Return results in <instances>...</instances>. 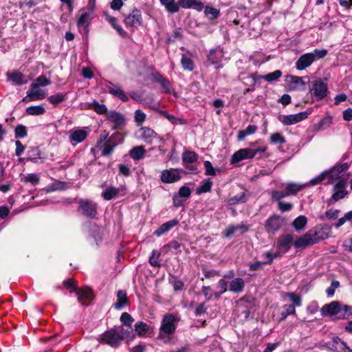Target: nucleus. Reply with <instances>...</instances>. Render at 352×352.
I'll return each instance as SVG.
<instances>
[{
	"instance_id": "20e7f679",
	"label": "nucleus",
	"mask_w": 352,
	"mask_h": 352,
	"mask_svg": "<svg viewBox=\"0 0 352 352\" xmlns=\"http://www.w3.org/2000/svg\"><path fill=\"white\" fill-rule=\"evenodd\" d=\"M267 147L258 148H241L234 153L232 157V163H237L245 159H252L254 157L260 158L265 152Z\"/></svg>"
},
{
	"instance_id": "9d476101",
	"label": "nucleus",
	"mask_w": 352,
	"mask_h": 352,
	"mask_svg": "<svg viewBox=\"0 0 352 352\" xmlns=\"http://www.w3.org/2000/svg\"><path fill=\"white\" fill-rule=\"evenodd\" d=\"M108 121L113 124V129H122L126 124L124 115L116 111H110L107 113Z\"/></svg>"
},
{
	"instance_id": "864d4df0",
	"label": "nucleus",
	"mask_w": 352,
	"mask_h": 352,
	"mask_svg": "<svg viewBox=\"0 0 352 352\" xmlns=\"http://www.w3.org/2000/svg\"><path fill=\"white\" fill-rule=\"evenodd\" d=\"M93 107H94V111L98 113V114H104L105 113H108L107 112V108L106 107V106L103 104H100L98 103L97 101H94L93 103Z\"/></svg>"
},
{
	"instance_id": "69168bd1",
	"label": "nucleus",
	"mask_w": 352,
	"mask_h": 352,
	"mask_svg": "<svg viewBox=\"0 0 352 352\" xmlns=\"http://www.w3.org/2000/svg\"><path fill=\"white\" fill-rule=\"evenodd\" d=\"M340 214V210L337 209H329L325 212V216L329 219H336Z\"/></svg>"
},
{
	"instance_id": "2f4dec72",
	"label": "nucleus",
	"mask_w": 352,
	"mask_h": 352,
	"mask_svg": "<svg viewBox=\"0 0 352 352\" xmlns=\"http://www.w3.org/2000/svg\"><path fill=\"white\" fill-rule=\"evenodd\" d=\"M212 186V182L210 178L204 179L197 188V194H202L210 192Z\"/></svg>"
},
{
	"instance_id": "3c124183",
	"label": "nucleus",
	"mask_w": 352,
	"mask_h": 352,
	"mask_svg": "<svg viewBox=\"0 0 352 352\" xmlns=\"http://www.w3.org/2000/svg\"><path fill=\"white\" fill-rule=\"evenodd\" d=\"M38 155V150L36 148H31L30 150L28 153V160L37 163L38 160L41 159Z\"/></svg>"
},
{
	"instance_id": "1a4fd4ad",
	"label": "nucleus",
	"mask_w": 352,
	"mask_h": 352,
	"mask_svg": "<svg viewBox=\"0 0 352 352\" xmlns=\"http://www.w3.org/2000/svg\"><path fill=\"white\" fill-rule=\"evenodd\" d=\"M182 172V170L175 168L164 170L161 173V181L166 184L175 183L181 179Z\"/></svg>"
},
{
	"instance_id": "4d7b16f0",
	"label": "nucleus",
	"mask_w": 352,
	"mask_h": 352,
	"mask_svg": "<svg viewBox=\"0 0 352 352\" xmlns=\"http://www.w3.org/2000/svg\"><path fill=\"white\" fill-rule=\"evenodd\" d=\"M33 84H36L39 87H45L51 84L50 79L47 78L45 76H40L36 80Z\"/></svg>"
},
{
	"instance_id": "f3484780",
	"label": "nucleus",
	"mask_w": 352,
	"mask_h": 352,
	"mask_svg": "<svg viewBox=\"0 0 352 352\" xmlns=\"http://www.w3.org/2000/svg\"><path fill=\"white\" fill-rule=\"evenodd\" d=\"M88 135V133L84 129L71 130L69 131V142L76 146L77 144L83 142Z\"/></svg>"
},
{
	"instance_id": "58836bf2",
	"label": "nucleus",
	"mask_w": 352,
	"mask_h": 352,
	"mask_svg": "<svg viewBox=\"0 0 352 352\" xmlns=\"http://www.w3.org/2000/svg\"><path fill=\"white\" fill-rule=\"evenodd\" d=\"M134 330L139 336H144L148 331V326L144 322L140 321L135 324Z\"/></svg>"
},
{
	"instance_id": "f03ea898",
	"label": "nucleus",
	"mask_w": 352,
	"mask_h": 352,
	"mask_svg": "<svg viewBox=\"0 0 352 352\" xmlns=\"http://www.w3.org/2000/svg\"><path fill=\"white\" fill-rule=\"evenodd\" d=\"M327 54L326 50H315L313 52L305 54L297 60L296 67L298 70H303L317 59L324 57Z\"/></svg>"
},
{
	"instance_id": "7c9ffc66",
	"label": "nucleus",
	"mask_w": 352,
	"mask_h": 352,
	"mask_svg": "<svg viewBox=\"0 0 352 352\" xmlns=\"http://www.w3.org/2000/svg\"><path fill=\"white\" fill-rule=\"evenodd\" d=\"M120 189L113 186L107 187L102 193V197L104 200H111L116 198L120 193Z\"/></svg>"
},
{
	"instance_id": "ea45409f",
	"label": "nucleus",
	"mask_w": 352,
	"mask_h": 352,
	"mask_svg": "<svg viewBox=\"0 0 352 352\" xmlns=\"http://www.w3.org/2000/svg\"><path fill=\"white\" fill-rule=\"evenodd\" d=\"M296 307L292 305H285L283 307V311L280 314V320H285L289 315L296 314Z\"/></svg>"
},
{
	"instance_id": "a211bd4d",
	"label": "nucleus",
	"mask_w": 352,
	"mask_h": 352,
	"mask_svg": "<svg viewBox=\"0 0 352 352\" xmlns=\"http://www.w3.org/2000/svg\"><path fill=\"white\" fill-rule=\"evenodd\" d=\"M93 12L88 11L85 9H82L80 11V16L77 21V25L78 28H84L85 30L87 32V28L89 23L91 21V15Z\"/></svg>"
},
{
	"instance_id": "a18cd8bd",
	"label": "nucleus",
	"mask_w": 352,
	"mask_h": 352,
	"mask_svg": "<svg viewBox=\"0 0 352 352\" xmlns=\"http://www.w3.org/2000/svg\"><path fill=\"white\" fill-rule=\"evenodd\" d=\"M47 100L52 104H58L65 100V95L58 93L48 97Z\"/></svg>"
},
{
	"instance_id": "0e129e2a",
	"label": "nucleus",
	"mask_w": 352,
	"mask_h": 352,
	"mask_svg": "<svg viewBox=\"0 0 352 352\" xmlns=\"http://www.w3.org/2000/svg\"><path fill=\"white\" fill-rule=\"evenodd\" d=\"M170 283L173 285L175 291H182L184 289V283L182 280H178L175 278H173L170 280Z\"/></svg>"
},
{
	"instance_id": "0eeeda50",
	"label": "nucleus",
	"mask_w": 352,
	"mask_h": 352,
	"mask_svg": "<svg viewBox=\"0 0 352 352\" xmlns=\"http://www.w3.org/2000/svg\"><path fill=\"white\" fill-rule=\"evenodd\" d=\"M78 212L88 218H94L97 214V204L91 200L80 199Z\"/></svg>"
},
{
	"instance_id": "09e8293b",
	"label": "nucleus",
	"mask_w": 352,
	"mask_h": 352,
	"mask_svg": "<svg viewBox=\"0 0 352 352\" xmlns=\"http://www.w3.org/2000/svg\"><path fill=\"white\" fill-rule=\"evenodd\" d=\"M287 297L289 298V300L292 302V305L294 307H300L302 304V298L299 295L296 294L294 292L287 293L286 294Z\"/></svg>"
},
{
	"instance_id": "ddd939ff",
	"label": "nucleus",
	"mask_w": 352,
	"mask_h": 352,
	"mask_svg": "<svg viewBox=\"0 0 352 352\" xmlns=\"http://www.w3.org/2000/svg\"><path fill=\"white\" fill-rule=\"evenodd\" d=\"M119 136L118 133H114L111 136H110L104 142L102 143V150L101 155L102 156H109L110 155L115 147L122 142L121 140L120 142H117L116 138Z\"/></svg>"
},
{
	"instance_id": "6ab92c4d",
	"label": "nucleus",
	"mask_w": 352,
	"mask_h": 352,
	"mask_svg": "<svg viewBox=\"0 0 352 352\" xmlns=\"http://www.w3.org/2000/svg\"><path fill=\"white\" fill-rule=\"evenodd\" d=\"M293 240V236L291 234L281 236L278 241V251L283 250L282 254L287 252L291 248Z\"/></svg>"
},
{
	"instance_id": "052dcab7",
	"label": "nucleus",
	"mask_w": 352,
	"mask_h": 352,
	"mask_svg": "<svg viewBox=\"0 0 352 352\" xmlns=\"http://www.w3.org/2000/svg\"><path fill=\"white\" fill-rule=\"evenodd\" d=\"M178 195L179 197L186 199L190 197L191 195V190L187 186H182L179 190Z\"/></svg>"
},
{
	"instance_id": "393cba45",
	"label": "nucleus",
	"mask_w": 352,
	"mask_h": 352,
	"mask_svg": "<svg viewBox=\"0 0 352 352\" xmlns=\"http://www.w3.org/2000/svg\"><path fill=\"white\" fill-rule=\"evenodd\" d=\"M308 184H300L297 183L290 182L285 185V190L286 195L291 196L296 195L299 191L307 186Z\"/></svg>"
},
{
	"instance_id": "6e6d98bb",
	"label": "nucleus",
	"mask_w": 352,
	"mask_h": 352,
	"mask_svg": "<svg viewBox=\"0 0 352 352\" xmlns=\"http://www.w3.org/2000/svg\"><path fill=\"white\" fill-rule=\"evenodd\" d=\"M120 321L125 325L131 327L133 322V318L127 312H124L120 316Z\"/></svg>"
},
{
	"instance_id": "412c9836",
	"label": "nucleus",
	"mask_w": 352,
	"mask_h": 352,
	"mask_svg": "<svg viewBox=\"0 0 352 352\" xmlns=\"http://www.w3.org/2000/svg\"><path fill=\"white\" fill-rule=\"evenodd\" d=\"M179 223V221L176 219H172L170 221H168L167 222L164 223L162 224L154 232V234L157 236H160L164 233L168 232L170 230H171L173 227L177 226Z\"/></svg>"
},
{
	"instance_id": "338daca9",
	"label": "nucleus",
	"mask_w": 352,
	"mask_h": 352,
	"mask_svg": "<svg viewBox=\"0 0 352 352\" xmlns=\"http://www.w3.org/2000/svg\"><path fill=\"white\" fill-rule=\"evenodd\" d=\"M340 286V283L337 280H333L331 282V284L329 287H328L326 290V292L328 296H333L335 293L336 289H337Z\"/></svg>"
},
{
	"instance_id": "9b49d317",
	"label": "nucleus",
	"mask_w": 352,
	"mask_h": 352,
	"mask_svg": "<svg viewBox=\"0 0 352 352\" xmlns=\"http://www.w3.org/2000/svg\"><path fill=\"white\" fill-rule=\"evenodd\" d=\"M284 219L278 215H273L267 219L265 228L266 231L270 234L276 233L283 225Z\"/></svg>"
},
{
	"instance_id": "39448f33",
	"label": "nucleus",
	"mask_w": 352,
	"mask_h": 352,
	"mask_svg": "<svg viewBox=\"0 0 352 352\" xmlns=\"http://www.w3.org/2000/svg\"><path fill=\"white\" fill-rule=\"evenodd\" d=\"M124 340L122 331H118L115 328L106 331L102 335L101 343L107 344L113 347H117Z\"/></svg>"
},
{
	"instance_id": "a878e982",
	"label": "nucleus",
	"mask_w": 352,
	"mask_h": 352,
	"mask_svg": "<svg viewBox=\"0 0 352 352\" xmlns=\"http://www.w3.org/2000/svg\"><path fill=\"white\" fill-rule=\"evenodd\" d=\"M78 300L82 305H88L86 300H89L92 297V291L90 288L85 287L76 292Z\"/></svg>"
},
{
	"instance_id": "603ef678",
	"label": "nucleus",
	"mask_w": 352,
	"mask_h": 352,
	"mask_svg": "<svg viewBox=\"0 0 352 352\" xmlns=\"http://www.w3.org/2000/svg\"><path fill=\"white\" fill-rule=\"evenodd\" d=\"M270 142L272 144H283L285 142V138L279 133H274L270 137Z\"/></svg>"
},
{
	"instance_id": "2eb2a0df",
	"label": "nucleus",
	"mask_w": 352,
	"mask_h": 352,
	"mask_svg": "<svg viewBox=\"0 0 352 352\" xmlns=\"http://www.w3.org/2000/svg\"><path fill=\"white\" fill-rule=\"evenodd\" d=\"M125 25L129 27H138L142 24V18L140 10L133 9L131 13L125 17L124 21Z\"/></svg>"
},
{
	"instance_id": "c756f323",
	"label": "nucleus",
	"mask_w": 352,
	"mask_h": 352,
	"mask_svg": "<svg viewBox=\"0 0 352 352\" xmlns=\"http://www.w3.org/2000/svg\"><path fill=\"white\" fill-rule=\"evenodd\" d=\"M104 16L105 19L111 24L113 28L121 36L125 37L126 36V32L122 28L120 25L117 23V20L114 16L109 15L108 13H104Z\"/></svg>"
},
{
	"instance_id": "dca6fc26",
	"label": "nucleus",
	"mask_w": 352,
	"mask_h": 352,
	"mask_svg": "<svg viewBox=\"0 0 352 352\" xmlns=\"http://www.w3.org/2000/svg\"><path fill=\"white\" fill-rule=\"evenodd\" d=\"M341 311V304L338 301H333L322 306L320 312L322 316H333Z\"/></svg>"
},
{
	"instance_id": "5fc2aeb1",
	"label": "nucleus",
	"mask_w": 352,
	"mask_h": 352,
	"mask_svg": "<svg viewBox=\"0 0 352 352\" xmlns=\"http://www.w3.org/2000/svg\"><path fill=\"white\" fill-rule=\"evenodd\" d=\"M281 75L282 72L280 70H276L267 74L263 77V78L268 82H272L278 80L281 76Z\"/></svg>"
},
{
	"instance_id": "f8f14e48",
	"label": "nucleus",
	"mask_w": 352,
	"mask_h": 352,
	"mask_svg": "<svg viewBox=\"0 0 352 352\" xmlns=\"http://www.w3.org/2000/svg\"><path fill=\"white\" fill-rule=\"evenodd\" d=\"M311 113V111L307 110L305 111L300 112L296 114H291L284 116L280 120V122L284 125H292L298 123L307 118L308 116Z\"/></svg>"
},
{
	"instance_id": "c9c22d12",
	"label": "nucleus",
	"mask_w": 352,
	"mask_h": 352,
	"mask_svg": "<svg viewBox=\"0 0 352 352\" xmlns=\"http://www.w3.org/2000/svg\"><path fill=\"white\" fill-rule=\"evenodd\" d=\"M25 112L30 116H41L45 113V109L43 104H40L26 108Z\"/></svg>"
},
{
	"instance_id": "5701e85b",
	"label": "nucleus",
	"mask_w": 352,
	"mask_h": 352,
	"mask_svg": "<svg viewBox=\"0 0 352 352\" xmlns=\"http://www.w3.org/2000/svg\"><path fill=\"white\" fill-rule=\"evenodd\" d=\"M140 138L146 143L151 144L157 137V133L148 127H141L140 129Z\"/></svg>"
},
{
	"instance_id": "aec40b11",
	"label": "nucleus",
	"mask_w": 352,
	"mask_h": 352,
	"mask_svg": "<svg viewBox=\"0 0 352 352\" xmlns=\"http://www.w3.org/2000/svg\"><path fill=\"white\" fill-rule=\"evenodd\" d=\"M116 297V301L113 304V307L116 309L120 310L128 305L129 300L125 290H118Z\"/></svg>"
},
{
	"instance_id": "423d86ee",
	"label": "nucleus",
	"mask_w": 352,
	"mask_h": 352,
	"mask_svg": "<svg viewBox=\"0 0 352 352\" xmlns=\"http://www.w3.org/2000/svg\"><path fill=\"white\" fill-rule=\"evenodd\" d=\"M347 182L344 179H339L333 187V194L331 197L327 200V204L330 206L331 204L343 199L348 194L346 190Z\"/></svg>"
},
{
	"instance_id": "c85d7f7f",
	"label": "nucleus",
	"mask_w": 352,
	"mask_h": 352,
	"mask_svg": "<svg viewBox=\"0 0 352 352\" xmlns=\"http://www.w3.org/2000/svg\"><path fill=\"white\" fill-rule=\"evenodd\" d=\"M160 1L168 12L175 13L179 10V1L177 3L175 0H160Z\"/></svg>"
},
{
	"instance_id": "b1692460",
	"label": "nucleus",
	"mask_w": 352,
	"mask_h": 352,
	"mask_svg": "<svg viewBox=\"0 0 352 352\" xmlns=\"http://www.w3.org/2000/svg\"><path fill=\"white\" fill-rule=\"evenodd\" d=\"M179 7L184 9L194 8L198 11L202 10L204 6L201 1L196 0H179Z\"/></svg>"
},
{
	"instance_id": "7ed1b4c3",
	"label": "nucleus",
	"mask_w": 352,
	"mask_h": 352,
	"mask_svg": "<svg viewBox=\"0 0 352 352\" xmlns=\"http://www.w3.org/2000/svg\"><path fill=\"white\" fill-rule=\"evenodd\" d=\"M327 237V236L323 235L322 230L318 231L309 230L294 242V246L296 248L306 247L324 240Z\"/></svg>"
},
{
	"instance_id": "e433bc0d",
	"label": "nucleus",
	"mask_w": 352,
	"mask_h": 352,
	"mask_svg": "<svg viewBox=\"0 0 352 352\" xmlns=\"http://www.w3.org/2000/svg\"><path fill=\"white\" fill-rule=\"evenodd\" d=\"M181 63H182L183 68L185 70H188V71L193 70L194 64L190 57V54L188 52L187 54L182 55Z\"/></svg>"
},
{
	"instance_id": "c03bdc74",
	"label": "nucleus",
	"mask_w": 352,
	"mask_h": 352,
	"mask_svg": "<svg viewBox=\"0 0 352 352\" xmlns=\"http://www.w3.org/2000/svg\"><path fill=\"white\" fill-rule=\"evenodd\" d=\"M28 135V131L25 126L19 124L14 129L15 138H23Z\"/></svg>"
},
{
	"instance_id": "a19ab883",
	"label": "nucleus",
	"mask_w": 352,
	"mask_h": 352,
	"mask_svg": "<svg viewBox=\"0 0 352 352\" xmlns=\"http://www.w3.org/2000/svg\"><path fill=\"white\" fill-rule=\"evenodd\" d=\"M307 223V219L305 216H299L292 223V226L296 230H302Z\"/></svg>"
},
{
	"instance_id": "79ce46f5",
	"label": "nucleus",
	"mask_w": 352,
	"mask_h": 352,
	"mask_svg": "<svg viewBox=\"0 0 352 352\" xmlns=\"http://www.w3.org/2000/svg\"><path fill=\"white\" fill-rule=\"evenodd\" d=\"M204 164L206 169V175L214 176L217 173L221 172V169L219 168H214L210 161H205Z\"/></svg>"
},
{
	"instance_id": "6e6552de",
	"label": "nucleus",
	"mask_w": 352,
	"mask_h": 352,
	"mask_svg": "<svg viewBox=\"0 0 352 352\" xmlns=\"http://www.w3.org/2000/svg\"><path fill=\"white\" fill-rule=\"evenodd\" d=\"M47 93L44 89L36 84H32L30 88L27 91V95L22 99L23 102H30L36 100L44 99Z\"/></svg>"
},
{
	"instance_id": "cd10ccee",
	"label": "nucleus",
	"mask_w": 352,
	"mask_h": 352,
	"mask_svg": "<svg viewBox=\"0 0 352 352\" xmlns=\"http://www.w3.org/2000/svg\"><path fill=\"white\" fill-rule=\"evenodd\" d=\"M107 89L109 93L120 98L123 102H126L129 100L128 96L119 86L113 85L111 83V85L107 87Z\"/></svg>"
},
{
	"instance_id": "de8ad7c7",
	"label": "nucleus",
	"mask_w": 352,
	"mask_h": 352,
	"mask_svg": "<svg viewBox=\"0 0 352 352\" xmlns=\"http://www.w3.org/2000/svg\"><path fill=\"white\" fill-rule=\"evenodd\" d=\"M282 255L281 252L277 251L274 253L267 252L263 254V256L266 259L265 261H263L265 264H271L273 260L277 257H279Z\"/></svg>"
},
{
	"instance_id": "4be33fe9",
	"label": "nucleus",
	"mask_w": 352,
	"mask_h": 352,
	"mask_svg": "<svg viewBox=\"0 0 352 352\" xmlns=\"http://www.w3.org/2000/svg\"><path fill=\"white\" fill-rule=\"evenodd\" d=\"M331 349L338 352H351L350 348L346 346L344 342L342 341L339 338L336 337L329 342Z\"/></svg>"
},
{
	"instance_id": "72a5a7b5",
	"label": "nucleus",
	"mask_w": 352,
	"mask_h": 352,
	"mask_svg": "<svg viewBox=\"0 0 352 352\" xmlns=\"http://www.w3.org/2000/svg\"><path fill=\"white\" fill-rule=\"evenodd\" d=\"M227 287L228 282L225 280V278L220 279L217 284V288L219 289V291L213 294L214 298L215 299H219L221 296L227 292Z\"/></svg>"
},
{
	"instance_id": "bb28decb",
	"label": "nucleus",
	"mask_w": 352,
	"mask_h": 352,
	"mask_svg": "<svg viewBox=\"0 0 352 352\" xmlns=\"http://www.w3.org/2000/svg\"><path fill=\"white\" fill-rule=\"evenodd\" d=\"M245 287V282L241 278H234L229 285V290L234 293H241Z\"/></svg>"
},
{
	"instance_id": "f704fd0d",
	"label": "nucleus",
	"mask_w": 352,
	"mask_h": 352,
	"mask_svg": "<svg viewBox=\"0 0 352 352\" xmlns=\"http://www.w3.org/2000/svg\"><path fill=\"white\" fill-rule=\"evenodd\" d=\"M8 78L16 85H22L27 83V81L24 80V76L18 72L8 74Z\"/></svg>"
},
{
	"instance_id": "13d9d810",
	"label": "nucleus",
	"mask_w": 352,
	"mask_h": 352,
	"mask_svg": "<svg viewBox=\"0 0 352 352\" xmlns=\"http://www.w3.org/2000/svg\"><path fill=\"white\" fill-rule=\"evenodd\" d=\"M160 255V252H157L156 250H153L152 254L149 258V263L151 265L155 267H158L160 265V263L158 261Z\"/></svg>"
},
{
	"instance_id": "f257e3e1",
	"label": "nucleus",
	"mask_w": 352,
	"mask_h": 352,
	"mask_svg": "<svg viewBox=\"0 0 352 352\" xmlns=\"http://www.w3.org/2000/svg\"><path fill=\"white\" fill-rule=\"evenodd\" d=\"M179 320V318L172 314L164 315L161 322L157 338L165 344L168 343L171 336L175 332L176 324Z\"/></svg>"
},
{
	"instance_id": "473e14b6",
	"label": "nucleus",
	"mask_w": 352,
	"mask_h": 352,
	"mask_svg": "<svg viewBox=\"0 0 352 352\" xmlns=\"http://www.w3.org/2000/svg\"><path fill=\"white\" fill-rule=\"evenodd\" d=\"M145 149L143 146H138L133 147L130 151L131 157L135 160H139L142 159L145 155Z\"/></svg>"
},
{
	"instance_id": "680f3d73",
	"label": "nucleus",
	"mask_w": 352,
	"mask_h": 352,
	"mask_svg": "<svg viewBox=\"0 0 352 352\" xmlns=\"http://www.w3.org/2000/svg\"><path fill=\"white\" fill-rule=\"evenodd\" d=\"M272 198L274 200L279 201L283 198H285L286 197H288L286 195V191L284 190H274L271 193Z\"/></svg>"
},
{
	"instance_id": "bf43d9fd",
	"label": "nucleus",
	"mask_w": 352,
	"mask_h": 352,
	"mask_svg": "<svg viewBox=\"0 0 352 352\" xmlns=\"http://www.w3.org/2000/svg\"><path fill=\"white\" fill-rule=\"evenodd\" d=\"M146 118V115L141 110L138 109L135 112V121L138 125L142 124Z\"/></svg>"
},
{
	"instance_id": "8fccbe9b",
	"label": "nucleus",
	"mask_w": 352,
	"mask_h": 352,
	"mask_svg": "<svg viewBox=\"0 0 352 352\" xmlns=\"http://www.w3.org/2000/svg\"><path fill=\"white\" fill-rule=\"evenodd\" d=\"M328 173H329V171H324L322 173H320L317 177H314V179H311L309 184L311 186H315L320 183H321L323 180L326 179V177L328 175Z\"/></svg>"
},
{
	"instance_id": "e2e57ef3",
	"label": "nucleus",
	"mask_w": 352,
	"mask_h": 352,
	"mask_svg": "<svg viewBox=\"0 0 352 352\" xmlns=\"http://www.w3.org/2000/svg\"><path fill=\"white\" fill-rule=\"evenodd\" d=\"M278 208L281 212H287L292 209L293 204L292 203L279 201L278 203Z\"/></svg>"
},
{
	"instance_id": "49530a36",
	"label": "nucleus",
	"mask_w": 352,
	"mask_h": 352,
	"mask_svg": "<svg viewBox=\"0 0 352 352\" xmlns=\"http://www.w3.org/2000/svg\"><path fill=\"white\" fill-rule=\"evenodd\" d=\"M205 14L210 19H217L219 16V10L212 7L206 6L204 10Z\"/></svg>"
},
{
	"instance_id": "4468645a",
	"label": "nucleus",
	"mask_w": 352,
	"mask_h": 352,
	"mask_svg": "<svg viewBox=\"0 0 352 352\" xmlns=\"http://www.w3.org/2000/svg\"><path fill=\"white\" fill-rule=\"evenodd\" d=\"M327 86L321 80H315L310 89L311 96H314L318 100L324 98L327 95Z\"/></svg>"
},
{
	"instance_id": "4c0bfd02",
	"label": "nucleus",
	"mask_w": 352,
	"mask_h": 352,
	"mask_svg": "<svg viewBox=\"0 0 352 352\" xmlns=\"http://www.w3.org/2000/svg\"><path fill=\"white\" fill-rule=\"evenodd\" d=\"M198 159V155L193 151H186L182 155V161L184 164H192Z\"/></svg>"
},
{
	"instance_id": "774afa93",
	"label": "nucleus",
	"mask_w": 352,
	"mask_h": 352,
	"mask_svg": "<svg viewBox=\"0 0 352 352\" xmlns=\"http://www.w3.org/2000/svg\"><path fill=\"white\" fill-rule=\"evenodd\" d=\"M63 285L67 289H70V292H73L76 290V284L73 279L65 280L63 282Z\"/></svg>"
},
{
	"instance_id": "37998d69",
	"label": "nucleus",
	"mask_w": 352,
	"mask_h": 352,
	"mask_svg": "<svg viewBox=\"0 0 352 352\" xmlns=\"http://www.w3.org/2000/svg\"><path fill=\"white\" fill-rule=\"evenodd\" d=\"M39 177L34 173H30L23 176L21 181L25 183H30L32 185H36L39 182Z\"/></svg>"
}]
</instances>
